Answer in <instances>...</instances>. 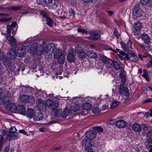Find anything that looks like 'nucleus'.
Segmentation results:
<instances>
[{"instance_id": "nucleus-54", "label": "nucleus", "mask_w": 152, "mask_h": 152, "mask_svg": "<svg viewBox=\"0 0 152 152\" xmlns=\"http://www.w3.org/2000/svg\"><path fill=\"white\" fill-rule=\"evenodd\" d=\"M149 0H140L141 3L143 5H145L147 4Z\"/></svg>"}, {"instance_id": "nucleus-13", "label": "nucleus", "mask_w": 152, "mask_h": 152, "mask_svg": "<svg viewBox=\"0 0 152 152\" xmlns=\"http://www.w3.org/2000/svg\"><path fill=\"white\" fill-rule=\"evenodd\" d=\"M34 119L35 121H39L42 120L43 118V115L41 112L35 111L34 113Z\"/></svg>"}, {"instance_id": "nucleus-17", "label": "nucleus", "mask_w": 152, "mask_h": 152, "mask_svg": "<svg viewBox=\"0 0 152 152\" xmlns=\"http://www.w3.org/2000/svg\"><path fill=\"white\" fill-rule=\"evenodd\" d=\"M26 114V116L29 118H31L34 117V110L31 108H28L27 109Z\"/></svg>"}, {"instance_id": "nucleus-12", "label": "nucleus", "mask_w": 152, "mask_h": 152, "mask_svg": "<svg viewBox=\"0 0 152 152\" xmlns=\"http://www.w3.org/2000/svg\"><path fill=\"white\" fill-rule=\"evenodd\" d=\"M142 28L141 24L138 23L136 24L134 26L133 30L134 34L135 35H138L140 33V31Z\"/></svg>"}, {"instance_id": "nucleus-11", "label": "nucleus", "mask_w": 152, "mask_h": 152, "mask_svg": "<svg viewBox=\"0 0 152 152\" xmlns=\"http://www.w3.org/2000/svg\"><path fill=\"white\" fill-rule=\"evenodd\" d=\"M75 53L74 51H71L69 52L67 56V59L68 62L69 63L74 62L75 58Z\"/></svg>"}, {"instance_id": "nucleus-24", "label": "nucleus", "mask_w": 152, "mask_h": 152, "mask_svg": "<svg viewBox=\"0 0 152 152\" xmlns=\"http://www.w3.org/2000/svg\"><path fill=\"white\" fill-rule=\"evenodd\" d=\"M62 55H65L61 50H59L54 53V56L55 58H57L60 57Z\"/></svg>"}, {"instance_id": "nucleus-26", "label": "nucleus", "mask_w": 152, "mask_h": 152, "mask_svg": "<svg viewBox=\"0 0 152 152\" xmlns=\"http://www.w3.org/2000/svg\"><path fill=\"white\" fill-rule=\"evenodd\" d=\"M112 62L113 66L114 68L117 70H119L120 68V64L115 60H112Z\"/></svg>"}, {"instance_id": "nucleus-30", "label": "nucleus", "mask_w": 152, "mask_h": 152, "mask_svg": "<svg viewBox=\"0 0 152 152\" xmlns=\"http://www.w3.org/2000/svg\"><path fill=\"white\" fill-rule=\"evenodd\" d=\"M145 146L148 148H150L152 147V140L151 139H148L145 142Z\"/></svg>"}, {"instance_id": "nucleus-52", "label": "nucleus", "mask_w": 152, "mask_h": 152, "mask_svg": "<svg viewBox=\"0 0 152 152\" xmlns=\"http://www.w3.org/2000/svg\"><path fill=\"white\" fill-rule=\"evenodd\" d=\"M119 102L118 101H114L112 103V104L111 105V108H113L115 107L118 105Z\"/></svg>"}, {"instance_id": "nucleus-32", "label": "nucleus", "mask_w": 152, "mask_h": 152, "mask_svg": "<svg viewBox=\"0 0 152 152\" xmlns=\"http://www.w3.org/2000/svg\"><path fill=\"white\" fill-rule=\"evenodd\" d=\"M120 45L121 46V48L123 50L127 52H129V49L127 46H126V44L123 42H120Z\"/></svg>"}, {"instance_id": "nucleus-53", "label": "nucleus", "mask_w": 152, "mask_h": 152, "mask_svg": "<svg viewBox=\"0 0 152 152\" xmlns=\"http://www.w3.org/2000/svg\"><path fill=\"white\" fill-rule=\"evenodd\" d=\"M149 56V55L147 54H146L144 55H142L141 54L139 53L138 54V56L139 58L141 59L142 60H143L142 57H144L145 58H147Z\"/></svg>"}, {"instance_id": "nucleus-56", "label": "nucleus", "mask_w": 152, "mask_h": 152, "mask_svg": "<svg viewBox=\"0 0 152 152\" xmlns=\"http://www.w3.org/2000/svg\"><path fill=\"white\" fill-rule=\"evenodd\" d=\"M85 152H93V150L91 148V147H87L85 148Z\"/></svg>"}, {"instance_id": "nucleus-47", "label": "nucleus", "mask_w": 152, "mask_h": 152, "mask_svg": "<svg viewBox=\"0 0 152 152\" xmlns=\"http://www.w3.org/2000/svg\"><path fill=\"white\" fill-rule=\"evenodd\" d=\"M77 31L80 32H82L83 33H84L87 34L88 33L86 29H83L81 28H79L77 29Z\"/></svg>"}, {"instance_id": "nucleus-19", "label": "nucleus", "mask_w": 152, "mask_h": 152, "mask_svg": "<svg viewBox=\"0 0 152 152\" xmlns=\"http://www.w3.org/2000/svg\"><path fill=\"white\" fill-rule=\"evenodd\" d=\"M18 113L22 115H25L26 110L24 107L22 105H19L17 107V110Z\"/></svg>"}, {"instance_id": "nucleus-63", "label": "nucleus", "mask_w": 152, "mask_h": 152, "mask_svg": "<svg viewBox=\"0 0 152 152\" xmlns=\"http://www.w3.org/2000/svg\"><path fill=\"white\" fill-rule=\"evenodd\" d=\"M70 113H75L76 110L75 109L74 107H71L69 110Z\"/></svg>"}, {"instance_id": "nucleus-61", "label": "nucleus", "mask_w": 152, "mask_h": 152, "mask_svg": "<svg viewBox=\"0 0 152 152\" xmlns=\"http://www.w3.org/2000/svg\"><path fill=\"white\" fill-rule=\"evenodd\" d=\"M43 100L41 99H39L36 102L38 104H43Z\"/></svg>"}, {"instance_id": "nucleus-3", "label": "nucleus", "mask_w": 152, "mask_h": 152, "mask_svg": "<svg viewBox=\"0 0 152 152\" xmlns=\"http://www.w3.org/2000/svg\"><path fill=\"white\" fill-rule=\"evenodd\" d=\"M88 34L91 36V37H89V39L96 41L100 37L101 31H99L92 30L89 31Z\"/></svg>"}, {"instance_id": "nucleus-2", "label": "nucleus", "mask_w": 152, "mask_h": 152, "mask_svg": "<svg viewBox=\"0 0 152 152\" xmlns=\"http://www.w3.org/2000/svg\"><path fill=\"white\" fill-rule=\"evenodd\" d=\"M9 130L10 134H8L6 137L7 140H10L19 138L20 136L19 134H14L16 131V129L15 127H12Z\"/></svg>"}, {"instance_id": "nucleus-21", "label": "nucleus", "mask_w": 152, "mask_h": 152, "mask_svg": "<svg viewBox=\"0 0 152 152\" xmlns=\"http://www.w3.org/2000/svg\"><path fill=\"white\" fill-rule=\"evenodd\" d=\"M91 141L90 140H82V145L85 147V148H86L87 147L91 146Z\"/></svg>"}, {"instance_id": "nucleus-50", "label": "nucleus", "mask_w": 152, "mask_h": 152, "mask_svg": "<svg viewBox=\"0 0 152 152\" xmlns=\"http://www.w3.org/2000/svg\"><path fill=\"white\" fill-rule=\"evenodd\" d=\"M50 3H44L43 4V7L45 9L47 10H48L51 8L50 5L49 4Z\"/></svg>"}, {"instance_id": "nucleus-6", "label": "nucleus", "mask_w": 152, "mask_h": 152, "mask_svg": "<svg viewBox=\"0 0 152 152\" xmlns=\"http://www.w3.org/2000/svg\"><path fill=\"white\" fill-rule=\"evenodd\" d=\"M133 13L136 18H139L142 16L143 10L138 5L135 6L133 8Z\"/></svg>"}, {"instance_id": "nucleus-57", "label": "nucleus", "mask_w": 152, "mask_h": 152, "mask_svg": "<svg viewBox=\"0 0 152 152\" xmlns=\"http://www.w3.org/2000/svg\"><path fill=\"white\" fill-rule=\"evenodd\" d=\"M1 51V50L0 49V60L4 59L5 57L4 54L2 53Z\"/></svg>"}, {"instance_id": "nucleus-31", "label": "nucleus", "mask_w": 152, "mask_h": 152, "mask_svg": "<svg viewBox=\"0 0 152 152\" xmlns=\"http://www.w3.org/2000/svg\"><path fill=\"white\" fill-rule=\"evenodd\" d=\"M46 23L50 27H52L53 26V21L50 17L47 19Z\"/></svg>"}, {"instance_id": "nucleus-39", "label": "nucleus", "mask_w": 152, "mask_h": 152, "mask_svg": "<svg viewBox=\"0 0 152 152\" xmlns=\"http://www.w3.org/2000/svg\"><path fill=\"white\" fill-rule=\"evenodd\" d=\"M100 59L102 62L104 64L109 59L106 56H101Z\"/></svg>"}, {"instance_id": "nucleus-48", "label": "nucleus", "mask_w": 152, "mask_h": 152, "mask_svg": "<svg viewBox=\"0 0 152 152\" xmlns=\"http://www.w3.org/2000/svg\"><path fill=\"white\" fill-rule=\"evenodd\" d=\"M68 114H69V113L68 112V111L65 110L62 113V116L63 118H65Z\"/></svg>"}, {"instance_id": "nucleus-36", "label": "nucleus", "mask_w": 152, "mask_h": 152, "mask_svg": "<svg viewBox=\"0 0 152 152\" xmlns=\"http://www.w3.org/2000/svg\"><path fill=\"white\" fill-rule=\"evenodd\" d=\"M65 55H62L60 57L57 58L58 59V63L60 64H61L64 63L65 59Z\"/></svg>"}, {"instance_id": "nucleus-8", "label": "nucleus", "mask_w": 152, "mask_h": 152, "mask_svg": "<svg viewBox=\"0 0 152 152\" xmlns=\"http://www.w3.org/2000/svg\"><path fill=\"white\" fill-rule=\"evenodd\" d=\"M55 48L54 45L52 43L47 45L44 48L43 50L46 53H53Z\"/></svg>"}, {"instance_id": "nucleus-41", "label": "nucleus", "mask_w": 152, "mask_h": 152, "mask_svg": "<svg viewBox=\"0 0 152 152\" xmlns=\"http://www.w3.org/2000/svg\"><path fill=\"white\" fill-rule=\"evenodd\" d=\"M119 76L121 80V81L123 83H124L126 81V77L123 73L121 72L120 73Z\"/></svg>"}, {"instance_id": "nucleus-14", "label": "nucleus", "mask_w": 152, "mask_h": 152, "mask_svg": "<svg viewBox=\"0 0 152 152\" xmlns=\"http://www.w3.org/2000/svg\"><path fill=\"white\" fill-rule=\"evenodd\" d=\"M56 11L57 13L59 14V11L61 12V4L58 3V2L55 1L53 3V5L52 7Z\"/></svg>"}, {"instance_id": "nucleus-62", "label": "nucleus", "mask_w": 152, "mask_h": 152, "mask_svg": "<svg viewBox=\"0 0 152 152\" xmlns=\"http://www.w3.org/2000/svg\"><path fill=\"white\" fill-rule=\"evenodd\" d=\"M152 66V59L149 61L148 63L147 67L148 68H150Z\"/></svg>"}, {"instance_id": "nucleus-23", "label": "nucleus", "mask_w": 152, "mask_h": 152, "mask_svg": "<svg viewBox=\"0 0 152 152\" xmlns=\"http://www.w3.org/2000/svg\"><path fill=\"white\" fill-rule=\"evenodd\" d=\"M22 5H20L18 6L10 7H6V10H9L11 11H18L20 10L22 8Z\"/></svg>"}, {"instance_id": "nucleus-37", "label": "nucleus", "mask_w": 152, "mask_h": 152, "mask_svg": "<svg viewBox=\"0 0 152 152\" xmlns=\"http://www.w3.org/2000/svg\"><path fill=\"white\" fill-rule=\"evenodd\" d=\"M93 130H95L96 132V131L98 132V133H101L103 132V129L100 127H93Z\"/></svg>"}, {"instance_id": "nucleus-58", "label": "nucleus", "mask_w": 152, "mask_h": 152, "mask_svg": "<svg viewBox=\"0 0 152 152\" xmlns=\"http://www.w3.org/2000/svg\"><path fill=\"white\" fill-rule=\"evenodd\" d=\"M151 135H152V130H150L147 131L146 132V136L148 137H150Z\"/></svg>"}, {"instance_id": "nucleus-42", "label": "nucleus", "mask_w": 152, "mask_h": 152, "mask_svg": "<svg viewBox=\"0 0 152 152\" xmlns=\"http://www.w3.org/2000/svg\"><path fill=\"white\" fill-rule=\"evenodd\" d=\"M8 70L9 72H12L14 71L15 70V68L14 65L12 64H10L8 66H7Z\"/></svg>"}, {"instance_id": "nucleus-29", "label": "nucleus", "mask_w": 152, "mask_h": 152, "mask_svg": "<svg viewBox=\"0 0 152 152\" xmlns=\"http://www.w3.org/2000/svg\"><path fill=\"white\" fill-rule=\"evenodd\" d=\"M2 101L4 104V106H5L10 102L9 97L6 95L4 96L3 97Z\"/></svg>"}, {"instance_id": "nucleus-34", "label": "nucleus", "mask_w": 152, "mask_h": 152, "mask_svg": "<svg viewBox=\"0 0 152 152\" xmlns=\"http://www.w3.org/2000/svg\"><path fill=\"white\" fill-rule=\"evenodd\" d=\"M113 60L109 59L105 64L107 68H111L113 66L112 61Z\"/></svg>"}, {"instance_id": "nucleus-43", "label": "nucleus", "mask_w": 152, "mask_h": 152, "mask_svg": "<svg viewBox=\"0 0 152 152\" xmlns=\"http://www.w3.org/2000/svg\"><path fill=\"white\" fill-rule=\"evenodd\" d=\"M125 87H124V85L123 84H121L120 85L119 88V94H122L123 91L124 92V88Z\"/></svg>"}, {"instance_id": "nucleus-16", "label": "nucleus", "mask_w": 152, "mask_h": 152, "mask_svg": "<svg viewBox=\"0 0 152 152\" xmlns=\"http://www.w3.org/2000/svg\"><path fill=\"white\" fill-rule=\"evenodd\" d=\"M8 54V57L10 59H13L15 58L16 56V50L14 48L11 49L9 51Z\"/></svg>"}, {"instance_id": "nucleus-15", "label": "nucleus", "mask_w": 152, "mask_h": 152, "mask_svg": "<svg viewBox=\"0 0 152 152\" xmlns=\"http://www.w3.org/2000/svg\"><path fill=\"white\" fill-rule=\"evenodd\" d=\"M116 126L118 128H124L126 126V122L123 120H119L115 123Z\"/></svg>"}, {"instance_id": "nucleus-49", "label": "nucleus", "mask_w": 152, "mask_h": 152, "mask_svg": "<svg viewBox=\"0 0 152 152\" xmlns=\"http://www.w3.org/2000/svg\"><path fill=\"white\" fill-rule=\"evenodd\" d=\"M61 114V110L59 109L56 110L55 113V116L56 117H59Z\"/></svg>"}, {"instance_id": "nucleus-51", "label": "nucleus", "mask_w": 152, "mask_h": 152, "mask_svg": "<svg viewBox=\"0 0 152 152\" xmlns=\"http://www.w3.org/2000/svg\"><path fill=\"white\" fill-rule=\"evenodd\" d=\"M129 60L132 62H136L138 61V57L137 56H135V57L133 58L130 57Z\"/></svg>"}, {"instance_id": "nucleus-60", "label": "nucleus", "mask_w": 152, "mask_h": 152, "mask_svg": "<svg viewBox=\"0 0 152 152\" xmlns=\"http://www.w3.org/2000/svg\"><path fill=\"white\" fill-rule=\"evenodd\" d=\"M132 41L130 40H129L127 43V47H130L132 46Z\"/></svg>"}, {"instance_id": "nucleus-38", "label": "nucleus", "mask_w": 152, "mask_h": 152, "mask_svg": "<svg viewBox=\"0 0 152 152\" xmlns=\"http://www.w3.org/2000/svg\"><path fill=\"white\" fill-rule=\"evenodd\" d=\"M91 107V104L88 103H84L82 105L83 108L86 110H88Z\"/></svg>"}, {"instance_id": "nucleus-9", "label": "nucleus", "mask_w": 152, "mask_h": 152, "mask_svg": "<svg viewBox=\"0 0 152 152\" xmlns=\"http://www.w3.org/2000/svg\"><path fill=\"white\" fill-rule=\"evenodd\" d=\"M96 132L95 130H91L87 132L86 134V137L89 140H93L96 136Z\"/></svg>"}, {"instance_id": "nucleus-44", "label": "nucleus", "mask_w": 152, "mask_h": 152, "mask_svg": "<svg viewBox=\"0 0 152 152\" xmlns=\"http://www.w3.org/2000/svg\"><path fill=\"white\" fill-rule=\"evenodd\" d=\"M12 18H2L0 19V22H5L8 21H9L12 20Z\"/></svg>"}, {"instance_id": "nucleus-55", "label": "nucleus", "mask_w": 152, "mask_h": 152, "mask_svg": "<svg viewBox=\"0 0 152 152\" xmlns=\"http://www.w3.org/2000/svg\"><path fill=\"white\" fill-rule=\"evenodd\" d=\"M128 53H129L130 54V57H135V56H136L135 53H133L132 51H130V50H129V52H127Z\"/></svg>"}, {"instance_id": "nucleus-18", "label": "nucleus", "mask_w": 152, "mask_h": 152, "mask_svg": "<svg viewBox=\"0 0 152 152\" xmlns=\"http://www.w3.org/2000/svg\"><path fill=\"white\" fill-rule=\"evenodd\" d=\"M141 38L145 44H148L150 42V38L148 35L146 34H143L142 35Z\"/></svg>"}, {"instance_id": "nucleus-40", "label": "nucleus", "mask_w": 152, "mask_h": 152, "mask_svg": "<svg viewBox=\"0 0 152 152\" xmlns=\"http://www.w3.org/2000/svg\"><path fill=\"white\" fill-rule=\"evenodd\" d=\"M40 13L42 17L46 19H47L50 17L48 14L45 11H41L40 12Z\"/></svg>"}, {"instance_id": "nucleus-59", "label": "nucleus", "mask_w": 152, "mask_h": 152, "mask_svg": "<svg viewBox=\"0 0 152 152\" xmlns=\"http://www.w3.org/2000/svg\"><path fill=\"white\" fill-rule=\"evenodd\" d=\"M31 60L30 59V57L28 56L26 57L24 60V61L26 64H28L30 61Z\"/></svg>"}, {"instance_id": "nucleus-27", "label": "nucleus", "mask_w": 152, "mask_h": 152, "mask_svg": "<svg viewBox=\"0 0 152 152\" xmlns=\"http://www.w3.org/2000/svg\"><path fill=\"white\" fill-rule=\"evenodd\" d=\"M36 94L37 96H39L40 97H44L46 95V92L41 89L37 90Z\"/></svg>"}, {"instance_id": "nucleus-10", "label": "nucleus", "mask_w": 152, "mask_h": 152, "mask_svg": "<svg viewBox=\"0 0 152 152\" xmlns=\"http://www.w3.org/2000/svg\"><path fill=\"white\" fill-rule=\"evenodd\" d=\"M26 52V49L24 46H22L18 48L16 53V55L19 57L23 56Z\"/></svg>"}, {"instance_id": "nucleus-64", "label": "nucleus", "mask_w": 152, "mask_h": 152, "mask_svg": "<svg viewBox=\"0 0 152 152\" xmlns=\"http://www.w3.org/2000/svg\"><path fill=\"white\" fill-rule=\"evenodd\" d=\"M148 6L150 7H152V0H149L148 3Z\"/></svg>"}, {"instance_id": "nucleus-46", "label": "nucleus", "mask_w": 152, "mask_h": 152, "mask_svg": "<svg viewBox=\"0 0 152 152\" xmlns=\"http://www.w3.org/2000/svg\"><path fill=\"white\" fill-rule=\"evenodd\" d=\"M92 111V113L95 114H97L100 112L99 108L97 107L94 108Z\"/></svg>"}, {"instance_id": "nucleus-45", "label": "nucleus", "mask_w": 152, "mask_h": 152, "mask_svg": "<svg viewBox=\"0 0 152 152\" xmlns=\"http://www.w3.org/2000/svg\"><path fill=\"white\" fill-rule=\"evenodd\" d=\"M120 36V34H119V33L117 31V29L116 28H115L113 36H115L117 39H118L119 37Z\"/></svg>"}, {"instance_id": "nucleus-1", "label": "nucleus", "mask_w": 152, "mask_h": 152, "mask_svg": "<svg viewBox=\"0 0 152 152\" xmlns=\"http://www.w3.org/2000/svg\"><path fill=\"white\" fill-rule=\"evenodd\" d=\"M7 29L6 33V38L9 42V44L12 46H14L17 44L16 39L14 37V35L12 36L11 35V32L12 27L10 25H7Z\"/></svg>"}, {"instance_id": "nucleus-5", "label": "nucleus", "mask_w": 152, "mask_h": 152, "mask_svg": "<svg viewBox=\"0 0 152 152\" xmlns=\"http://www.w3.org/2000/svg\"><path fill=\"white\" fill-rule=\"evenodd\" d=\"M75 53H77V56L80 59H84L86 57V54L82 48L80 46H77L76 47Z\"/></svg>"}, {"instance_id": "nucleus-22", "label": "nucleus", "mask_w": 152, "mask_h": 152, "mask_svg": "<svg viewBox=\"0 0 152 152\" xmlns=\"http://www.w3.org/2000/svg\"><path fill=\"white\" fill-rule=\"evenodd\" d=\"M86 55L89 58H95L97 57V55L96 53L91 50L88 51Z\"/></svg>"}, {"instance_id": "nucleus-35", "label": "nucleus", "mask_w": 152, "mask_h": 152, "mask_svg": "<svg viewBox=\"0 0 152 152\" xmlns=\"http://www.w3.org/2000/svg\"><path fill=\"white\" fill-rule=\"evenodd\" d=\"M27 102L33 103L35 102V99L33 96L32 95L28 96V98L27 99Z\"/></svg>"}, {"instance_id": "nucleus-4", "label": "nucleus", "mask_w": 152, "mask_h": 152, "mask_svg": "<svg viewBox=\"0 0 152 152\" xmlns=\"http://www.w3.org/2000/svg\"><path fill=\"white\" fill-rule=\"evenodd\" d=\"M43 104L46 106L52 107L53 109L55 110L57 108L58 104L56 101L54 102L51 99H48L44 101Z\"/></svg>"}, {"instance_id": "nucleus-25", "label": "nucleus", "mask_w": 152, "mask_h": 152, "mask_svg": "<svg viewBox=\"0 0 152 152\" xmlns=\"http://www.w3.org/2000/svg\"><path fill=\"white\" fill-rule=\"evenodd\" d=\"M37 45L36 43H33L30 46L28 52H36L37 50Z\"/></svg>"}, {"instance_id": "nucleus-7", "label": "nucleus", "mask_w": 152, "mask_h": 152, "mask_svg": "<svg viewBox=\"0 0 152 152\" xmlns=\"http://www.w3.org/2000/svg\"><path fill=\"white\" fill-rule=\"evenodd\" d=\"M5 107V109L12 112L15 113L17 111V107L14 104L11 102L8 103Z\"/></svg>"}, {"instance_id": "nucleus-20", "label": "nucleus", "mask_w": 152, "mask_h": 152, "mask_svg": "<svg viewBox=\"0 0 152 152\" xmlns=\"http://www.w3.org/2000/svg\"><path fill=\"white\" fill-rule=\"evenodd\" d=\"M132 128V129L136 132H140L141 129V126L137 123L134 124Z\"/></svg>"}, {"instance_id": "nucleus-28", "label": "nucleus", "mask_w": 152, "mask_h": 152, "mask_svg": "<svg viewBox=\"0 0 152 152\" xmlns=\"http://www.w3.org/2000/svg\"><path fill=\"white\" fill-rule=\"evenodd\" d=\"M124 94L125 96L126 97V98L124 99V101L126 102H127L129 99V93L128 88L126 87L124 88Z\"/></svg>"}, {"instance_id": "nucleus-33", "label": "nucleus", "mask_w": 152, "mask_h": 152, "mask_svg": "<svg viewBox=\"0 0 152 152\" xmlns=\"http://www.w3.org/2000/svg\"><path fill=\"white\" fill-rule=\"evenodd\" d=\"M28 98V96L25 94L21 95L20 96V99L21 101L24 102H27V99Z\"/></svg>"}]
</instances>
